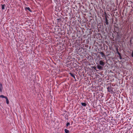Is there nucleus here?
I'll return each mask as SVG.
<instances>
[{"label":"nucleus","instance_id":"8","mask_svg":"<svg viewBox=\"0 0 133 133\" xmlns=\"http://www.w3.org/2000/svg\"><path fill=\"white\" fill-rule=\"evenodd\" d=\"M81 104L82 106H83L84 107L86 106L87 105V104L85 103H81Z\"/></svg>","mask_w":133,"mask_h":133},{"label":"nucleus","instance_id":"4","mask_svg":"<svg viewBox=\"0 0 133 133\" xmlns=\"http://www.w3.org/2000/svg\"><path fill=\"white\" fill-rule=\"evenodd\" d=\"M99 53L102 55V57L105 58L106 56L102 52H100Z\"/></svg>","mask_w":133,"mask_h":133},{"label":"nucleus","instance_id":"5","mask_svg":"<svg viewBox=\"0 0 133 133\" xmlns=\"http://www.w3.org/2000/svg\"><path fill=\"white\" fill-rule=\"evenodd\" d=\"M97 68L98 69L100 70L102 69L103 68V67L100 65H97Z\"/></svg>","mask_w":133,"mask_h":133},{"label":"nucleus","instance_id":"18","mask_svg":"<svg viewBox=\"0 0 133 133\" xmlns=\"http://www.w3.org/2000/svg\"><path fill=\"white\" fill-rule=\"evenodd\" d=\"M132 94H133V85L132 86Z\"/></svg>","mask_w":133,"mask_h":133},{"label":"nucleus","instance_id":"13","mask_svg":"<svg viewBox=\"0 0 133 133\" xmlns=\"http://www.w3.org/2000/svg\"><path fill=\"white\" fill-rule=\"evenodd\" d=\"M5 5V4H3V5H2V10H3L4 9Z\"/></svg>","mask_w":133,"mask_h":133},{"label":"nucleus","instance_id":"15","mask_svg":"<svg viewBox=\"0 0 133 133\" xmlns=\"http://www.w3.org/2000/svg\"><path fill=\"white\" fill-rule=\"evenodd\" d=\"M70 125V123L69 122H68L66 124V126L67 127L69 125Z\"/></svg>","mask_w":133,"mask_h":133},{"label":"nucleus","instance_id":"10","mask_svg":"<svg viewBox=\"0 0 133 133\" xmlns=\"http://www.w3.org/2000/svg\"><path fill=\"white\" fill-rule=\"evenodd\" d=\"M64 131L65 133H69V130L66 129H65Z\"/></svg>","mask_w":133,"mask_h":133},{"label":"nucleus","instance_id":"16","mask_svg":"<svg viewBox=\"0 0 133 133\" xmlns=\"http://www.w3.org/2000/svg\"><path fill=\"white\" fill-rule=\"evenodd\" d=\"M119 58L120 59H122V57L121 56V55L120 54V55H119Z\"/></svg>","mask_w":133,"mask_h":133},{"label":"nucleus","instance_id":"9","mask_svg":"<svg viewBox=\"0 0 133 133\" xmlns=\"http://www.w3.org/2000/svg\"><path fill=\"white\" fill-rule=\"evenodd\" d=\"M25 9H27V10H28L30 12H32V11H31V9L30 8L28 7H26Z\"/></svg>","mask_w":133,"mask_h":133},{"label":"nucleus","instance_id":"1","mask_svg":"<svg viewBox=\"0 0 133 133\" xmlns=\"http://www.w3.org/2000/svg\"><path fill=\"white\" fill-rule=\"evenodd\" d=\"M107 89H108V91L109 92H112L113 91L111 87H108L107 88Z\"/></svg>","mask_w":133,"mask_h":133},{"label":"nucleus","instance_id":"17","mask_svg":"<svg viewBox=\"0 0 133 133\" xmlns=\"http://www.w3.org/2000/svg\"><path fill=\"white\" fill-rule=\"evenodd\" d=\"M131 56L132 57H133V51H132L131 54Z\"/></svg>","mask_w":133,"mask_h":133},{"label":"nucleus","instance_id":"3","mask_svg":"<svg viewBox=\"0 0 133 133\" xmlns=\"http://www.w3.org/2000/svg\"><path fill=\"white\" fill-rule=\"evenodd\" d=\"M3 89V85L2 83H0V92H2Z\"/></svg>","mask_w":133,"mask_h":133},{"label":"nucleus","instance_id":"2","mask_svg":"<svg viewBox=\"0 0 133 133\" xmlns=\"http://www.w3.org/2000/svg\"><path fill=\"white\" fill-rule=\"evenodd\" d=\"M99 64L100 65L103 66L105 64V63L102 61L101 60L99 61Z\"/></svg>","mask_w":133,"mask_h":133},{"label":"nucleus","instance_id":"12","mask_svg":"<svg viewBox=\"0 0 133 133\" xmlns=\"http://www.w3.org/2000/svg\"><path fill=\"white\" fill-rule=\"evenodd\" d=\"M116 51H117V52L118 54L119 55H120L121 54L119 53V52L118 50V49L117 48L116 49Z\"/></svg>","mask_w":133,"mask_h":133},{"label":"nucleus","instance_id":"11","mask_svg":"<svg viewBox=\"0 0 133 133\" xmlns=\"http://www.w3.org/2000/svg\"><path fill=\"white\" fill-rule=\"evenodd\" d=\"M0 97L2 98H6L7 97L6 96H5L3 95H1L0 96Z\"/></svg>","mask_w":133,"mask_h":133},{"label":"nucleus","instance_id":"14","mask_svg":"<svg viewBox=\"0 0 133 133\" xmlns=\"http://www.w3.org/2000/svg\"><path fill=\"white\" fill-rule=\"evenodd\" d=\"M6 99V103L7 104H8L9 103V100L7 97Z\"/></svg>","mask_w":133,"mask_h":133},{"label":"nucleus","instance_id":"7","mask_svg":"<svg viewBox=\"0 0 133 133\" xmlns=\"http://www.w3.org/2000/svg\"><path fill=\"white\" fill-rule=\"evenodd\" d=\"M105 23L107 25H108L109 24V23L108 22V20L106 17H105Z\"/></svg>","mask_w":133,"mask_h":133},{"label":"nucleus","instance_id":"6","mask_svg":"<svg viewBox=\"0 0 133 133\" xmlns=\"http://www.w3.org/2000/svg\"><path fill=\"white\" fill-rule=\"evenodd\" d=\"M69 74L72 77H73L75 79V74H74L73 73H71V72H70Z\"/></svg>","mask_w":133,"mask_h":133}]
</instances>
